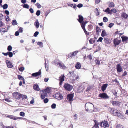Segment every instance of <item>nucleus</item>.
Here are the masks:
<instances>
[{
    "mask_svg": "<svg viewBox=\"0 0 128 128\" xmlns=\"http://www.w3.org/2000/svg\"><path fill=\"white\" fill-rule=\"evenodd\" d=\"M85 107L86 111L91 112L93 110L94 107L93 104L89 103H87L86 104Z\"/></svg>",
    "mask_w": 128,
    "mask_h": 128,
    "instance_id": "nucleus-1",
    "label": "nucleus"
},
{
    "mask_svg": "<svg viewBox=\"0 0 128 128\" xmlns=\"http://www.w3.org/2000/svg\"><path fill=\"white\" fill-rule=\"evenodd\" d=\"M112 113L115 116H117L120 119H123L124 118V116L123 115L120 113V112L117 110L114 109L112 111Z\"/></svg>",
    "mask_w": 128,
    "mask_h": 128,
    "instance_id": "nucleus-2",
    "label": "nucleus"
},
{
    "mask_svg": "<svg viewBox=\"0 0 128 128\" xmlns=\"http://www.w3.org/2000/svg\"><path fill=\"white\" fill-rule=\"evenodd\" d=\"M10 119H12L14 120H24L25 119L24 118L21 117H16L12 115H8L6 117Z\"/></svg>",
    "mask_w": 128,
    "mask_h": 128,
    "instance_id": "nucleus-3",
    "label": "nucleus"
},
{
    "mask_svg": "<svg viewBox=\"0 0 128 128\" xmlns=\"http://www.w3.org/2000/svg\"><path fill=\"white\" fill-rule=\"evenodd\" d=\"M64 88L67 90L70 91L73 88V86L68 84H65L64 86Z\"/></svg>",
    "mask_w": 128,
    "mask_h": 128,
    "instance_id": "nucleus-4",
    "label": "nucleus"
},
{
    "mask_svg": "<svg viewBox=\"0 0 128 128\" xmlns=\"http://www.w3.org/2000/svg\"><path fill=\"white\" fill-rule=\"evenodd\" d=\"M14 97L16 99L19 100L21 97L22 96V95L17 92H16L13 94Z\"/></svg>",
    "mask_w": 128,
    "mask_h": 128,
    "instance_id": "nucleus-5",
    "label": "nucleus"
},
{
    "mask_svg": "<svg viewBox=\"0 0 128 128\" xmlns=\"http://www.w3.org/2000/svg\"><path fill=\"white\" fill-rule=\"evenodd\" d=\"M99 97L105 99H108L109 98V96L105 93L100 94L99 95Z\"/></svg>",
    "mask_w": 128,
    "mask_h": 128,
    "instance_id": "nucleus-6",
    "label": "nucleus"
},
{
    "mask_svg": "<svg viewBox=\"0 0 128 128\" xmlns=\"http://www.w3.org/2000/svg\"><path fill=\"white\" fill-rule=\"evenodd\" d=\"M100 126L104 128H108L109 126L108 122L107 121L102 122L101 123Z\"/></svg>",
    "mask_w": 128,
    "mask_h": 128,
    "instance_id": "nucleus-7",
    "label": "nucleus"
},
{
    "mask_svg": "<svg viewBox=\"0 0 128 128\" xmlns=\"http://www.w3.org/2000/svg\"><path fill=\"white\" fill-rule=\"evenodd\" d=\"M55 98L58 100H61L63 98V96L60 93H58L55 95Z\"/></svg>",
    "mask_w": 128,
    "mask_h": 128,
    "instance_id": "nucleus-8",
    "label": "nucleus"
},
{
    "mask_svg": "<svg viewBox=\"0 0 128 128\" xmlns=\"http://www.w3.org/2000/svg\"><path fill=\"white\" fill-rule=\"evenodd\" d=\"M64 75H62L60 77V86H62V82L64 81Z\"/></svg>",
    "mask_w": 128,
    "mask_h": 128,
    "instance_id": "nucleus-9",
    "label": "nucleus"
},
{
    "mask_svg": "<svg viewBox=\"0 0 128 128\" xmlns=\"http://www.w3.org/2000/svg\"><path fill=\"white\" fill-rule=\"evenodd\" d=\"M41 70H40L38 72L32 74V76H33L34 77H36L41 75Z\"/></svg>",
    "mask_w": 128,
    "mask_h": 128,
    "instance_id": "nucleus-10",
    "label": "nucleus"
},
{
    "mask_svg": "<svg viewBox=\"0 0 128 128\" xmlns=\"http://www.w3.org/2000/svg\"><path fill=\"white\" fill-rule=\"evenodd\" d=\"M121 42V40L118 38L114 39V43L115 46L118 45Z\"/></svg>",
    "mask_w": 128,
    "mask_h": 128,
    "instance_id": "nucleus-11",
    "label": "nucleus"
},
{
    "mask_svg": "<svg viewBox=\"0 0 128 128\" xmlns=\"http://www.w3.org/2000/svg\"><path fill=\"white\" fill-rule=\"evenodd\" d=\"M74 94H73L68 95L67 97L68 100L70 101H72V99L74 96Z\"/></svg>",
    "mask_w": 128,
    "mask_h": 128,
    "instance_id": "nucleus-12",
    "label": "nucleus"
},
{
    "mask_svg": "<svg viewBox=\"0 0 128 128\" xmlns=\"http://www.w3.org/2000/svg\"><path fill=\"white\" fill-rule=\"evenodd\" d=\"M116 69L118 72H120L122 71V68L120 64H118L117 65Z\"/></svg>",
    "mask_w": 128,
    "mask_h": 128,
    "instance_id": "nucleus-13",
    "label": "nucleus"
},
{
    "mask_svg": "<svg viewBox=\"0 0 128 128\" xmlns=\"http://www.w3.org/2000/svg\"><path fill=\"white\" fill-rule=\"evenodd\" d=\"M6 62L7 66L8 68H12L13 67V66L12 65V63L10 61L7 60L6 61Z\"/></svg>",
    "mask_w": 128,
    "mask_h": 128,
    "instance_id": "nucleus-14",
    "label": "nucleus"
},
{
    "mask_svg": "<svg viewBox=\"0 0 128 128\" xmlns=\"http://www.w3.org/2000/svg\"><path fill=\"white\" fill-rule=\"evenodd\" d=\"M120 102H118L116 101H112V103L114 106H119L120 105Z\"/></svg>",
    "mask_w": 128,
    "mask_h": 128,
    "instance_id": "nucleus-15",
    "label": "nucleus"
},
{
    "mask_svg": "<svg viewBox=\"0 0 128 128\" xmlns=\"http://www.w3.org/2000/svg\"><path fill=\"white\" fill-rule=\"evenodd\" d=\"M33 88L35 90L39 91L40 90L37 84H35L34 85Z\"/></svg>",
    "mask_w": 128,
    "mask_h": 128,
    "instance_id": "nucleus-16",
    "label": "nucleus"
},
{
    "mask_svg": "<svg viewBox=\"0 0 128 128\" xmlns=\"http://www.w3.org/2000/svg\"><path fill=\"white\" fill-rule=\"evenodd\" d=\"M108 86V84H103L102 87V90L104 92L106 90V88Z\"/></svg>",
    "mask_w": 128,
    "mask_h": 128,
    "instance_id": "nucleus-17",
    "label": "nucleus"
},
{
    "mask_svg": "<svg viewBox=\"0 0 128 128\" xmlns=\"http://www.w3.org/2000/svg\"><path fill=\"white\" fill-rule=\"evenodd\" d=\"M58 64L59 66V67L60 68H61L64 69L65 67L64 64L61 62H60L58 63Z\"/></svg>",
    "mask_w": 128,
    "mask_h": 128,
    "instance_id": "nucleus-18",
    "label": "nucleus"
},
{
    "mask_svg": "<svg viewBox=\"0 0 128 128\" xmlns=\"http://www.w3.org/2000/svg\"><path fill=\"white\" fill-rule=\"evenodd\" d=\"M34 25L36 26V28H39L40 26V23L38 22V20H36L34 23Z\"/></svg>",
    "mask_w": 128,
    "mask_h": 128,
    "instance_id": "nucleus-19",
    "label": "nucleus"
},
{
    "mask_svg": "<svg viewBox=\"0 0 128 128\" xmlns=\"http://www.w3.org/2000/svg\"><path fill=\"white\" fill-rule=\"evenodd\" d=\"M79 19L78 21L80 23H81L84 21V18L81 15H79L78 16Z\"/></svg>",
    "mask_w": 128,
    "mask_h": 128,
    "instance_id": "nucleus-20",
    "label": "nucleus"
},
{
    "mask_svg": "<svg viewBox=\"0 0 128 128\" xmlns=\"http://www.w3.org/2000/svg\"><path fill=\"white\" fill-rule=\"evenodd\" d=\"M104 41L106 44H110V40L107 38H104Z\"/></svg>",
    "mask_w": 128,
    "mask_h": 128,
    "instance_id": "nucleus-21",
    "label": "nucleus"
},
{
    "mask_svg": "<svg viewBox=\"0 0 128 128\" xmlns=\"http://www.w3.org/2000/svg\"><path fill=\"white\" fill-rule=\"evenodd\" d=\"M81 67V64L80 62L78 63L75 66L76 68L77 69H80Z\"/></svg>",
    "mask_w": 128,
    "mask_h": 128,
    "instance_id": "nucleus-22",
    "label": "nucleus"
},
{
    "mask_svg": "<svg viewBox=\"0 0 128 128\" xmlns=\"http://www.w3.org/2000/svg\"><path fill=\"white\" fill-rule=\"evenodd\" d=\"M44 92L48 94L50 93L51 92V90L49 88L47 87L45 90Z\"/></svg>",
    "mask_w": 128,
    "mask_h": 128,
    "instance_id": "nucleus-23",
    "label": "nucleus"
},
{
    "mask_svg": "<svg viewBox=\"0 0 128 128\" xmlns=\"http://www.w3.org/2000/svg\"><path fill=\"white\" fill-rule=\"evenodd\" d=\"M122 38L123 42H126L128 41V38L126 36H122Z\"/></svg>",
    "mask_w": 128,
    "mask_h": 128,
    "instance_id": "nucleus-24",
    "label": "nucleus"
},
{
    "mask_svg": "<svg viewBox=\"0 0 128 128\" xmlns=\"http://www.w3.org/2000/svg\"><path fill=\"white\" fill-rule=\"evenodd\" d=\"M87 23L86 22H83L81 24V26L83 29H85V26Z\"/></svg>",
    "mask_w": 128,
    "mask_h": 128,
    "instance_id": "nucleus-25",
    "label": "nucleus"
},
{
    "mask_svg": "<svg viewBox=\"0 0 128 128\" xmlns=\"http://www.w3.org/2000/svg\"><path fill=\"white\" fill-rule=\"evenodd\" d=\"M46 60H45V68H46V71H48V64L47 62L46 63Z\"/></svg>",
    "mask_w": 128,
    "mask_h": 128,
    "instance_id": "nucleus-26",
    "label": "nucleus"
},
{
    "mask_svg": "<svg viewBox=\"0 0 128 128\" xmlns=\"http://www.w3.org/2000/svg\"><path fill=\"white\" fill-rule=\"evenodd\" d=\"M122 16L125 19H126L128 17V16L125 13H123L122 15Z\"/></svg>",
    "mask_w": 128,
    "mask_h": 128,
    "instance_id": "nucleus-27",
    "label": "nucleus"
},
{
    "mask_svg": "<svg viewBox=\"0 0 128 128\" xmlns=\"http://www.w3.org/2000/svg\"><path fill=\"white\" fill-rule=\"evenodd\" d=\"M107 35L106 33L105 30H103L101 34V36L102 37H104L105 36H106Z\"/></svg>",
    "mask_w": 128,
    "mask_h": 128,
    "instance_id": "nucleus-28",
    "label": "nucleus"
},
{
    "mask_svg": "<svg viewBox=\"0 0 128 128\" xmlns=\"http://www.w3.org/2000/svg\"><path fill=\"white\" fill-rule=\"evenodd\" d=\"M115 5L114 3L113 2H110L109 5V7L110 8H114V7Z\"/></svg>",
    "mask_w": 128,
    "mask_h": 128,
    "instance_id": "nucleus-29",
    "label": "nucleus"
},
{
    "mask_svg": "<svg viewBox=\"0 0 128 128\" xmlns=\"http://www.w3.org/2000/svg\"><path fill=\"white\" fill-rule=\"evenodd\" d=\"M110 12H110L109 13L110 14H112V13L113 12L114 13H116L117 12V10L116 9L114 8V9H113L112 10H111Z\"/></svg>",
    "mask_w": 128,
    "mask_h": 128,
    "instance_id": "nucleus-30",
    "label": "nucleus"
},
{
    "mask_svg": "<svg viewBox=\"0 0 128 128\" xmlns=\"http://www.w3.org/2000/svg\"><path fill=\"white\" fill-rule=\"evenodd\" d=\"M68 6H70L74 9H75L76 7L77 6L75 4H71L70 5L69 4Z\"/></svg>",
    "mask_w": 128,
    "mask_h": 128,
    "instance_id": "nucleus-31",
    "label": "nucleus"
},
{
    "mask_svg": "<svg viewBox=\"0 0 128 128\" xmlns=\"http://www.w3.org/2000/svg\"><path fill=\"white\" fill-rule=\"evenodd\" d=\"M12 24L13 26H15L17 25L18 23L16 20H12Z\"/></svg>",
    "mask_w": 128,
    "mask_h": 128,
    "instance_id": "nucleus-32",
    "label": "nucleus"
},
{
    "mask_svg": "<svg viewBox=\"0 0 128 128\" xmlns=\"http://www.w3.org/2000/svg\"><path fill=\"white\" fill-rule=\"evenodd\" d=\"M104 11L108 13L109 14H110L109 13L110 12H111V10H110V8H107L106 10L105 11H104Z\"/></svg>",
    "mask_w": 128,
    "mask_h": 128,
    "instance_id": "nucleus-33",
    "label": "nucleus"
},
{
    "mask_svg": "<svg viewBox=\"0 0 128 128\" xmlns=\"http://www.w3.org/2000/svg\"><path fill=\"white\" fill-rule=\"evenodd\" d=\"M8 7V5L7 4H5L4 5L2 6L3 8L4 9H6Z\"/></svg>",
    "mask_w": 128,
    "mask_h": 128,
    "instance_id": "nucleus-34",
    "label": "nucleus"
},
{
    "mask_svg": "<svg viewBox=\"0 0 128 128\" xmlns=\"http://www.w3.org/2000/svg\"><path fill=\"white\" fill-rule=\"evenodd\" d=\"M19 29L18 31L19 32L22 33L23 31V29L21 27H19Z\"/></svg>",
    "mask_w": 128,
    "mask_h": 128,
    "instance_id": "nucleus-35",
    "label": "nucleus"
},
{
    "mask_svg": "<svg viewBox=\"0 0 128 128\" xmlns=\"http://www.w3.org/2000/svg\"><path fill=\"white\" fill-rule=\"evenodd\" d=\"M37 44L39 45L40 47L42 48L43 47V44L42 42H38L37 43Z\"/></svg>",
    "mask_w": 128,
    "mask_h": 128,
    "instance_id": "nucleus-36",
    "label": "nucleus"
},
{
    "mask_svg": "<svg viewBox=\"0 0 128 128\" xmlns=\"http://www.w3.org/2000/svg\"><path fill=\"white\" fill-rule=\"evenodd\" d=\"M20 115L24 117L25 115V114L24 112H21L20 113Z\"/></svg>",
    "mask_w": 128,
    "mask_h": 128,
    "instance_id": "nucleus-37",
    "label": "nucleus"
},
{
    "mask_svg": "<svg viewBox=\"0 0 128 128\" xmlns=\"http://www.w3.org/2000/svg\"><path fill=\"white\" fill-rule=\"evenodd\" d=\"M23 8L27 9H28L29 8V6L27 4H24V5Z\"/></svg>",
    "mask_w": 128,
    "mask_h": 128,
    "instance_id": "nucleus-38",
    "label": "nucleus"
},
{
    "mask_svg": "<svg viewBox=\"0 0 128 128\" xmlns=\"http://www.w3.org/2000/svg\"><path fill=\"white\" fill-rule=\"evenodd\" d=\"M95 61L96 62V65L99 66L100 64V61L97 60H95Z\"/></svg>",
    "mask_w": 128,
    "mask_h": 128,
    "instance_id": "nucleus-39",
    "label": "nucleus"
},
{
    "mask_svg": "<svg viewBox=\"0 0 128 128\" xmlns=\"http://www.w3.org/2000/svg\"><path fill=\"white\" fill-rule=\"evenodd\" d=\"M18 78L20 80H24V78L22 76L20 75H18Z\"/></svg>",
    "mask_w": 128,
    "mask_h": 128,
    "instance_id": "nucleus-40",
    "label": "nucleus"
},
{
    "mask_svg": "<svg viewBox=\"0 0 128 128\" xmlns=\"http://www.w3.org/2000/svg\"><path fill=\"white\" fill-rule=\"evenodd\" d=\"M78 52V51H76L72 53L73 56H75L77 54Z\"/></svg>",
    "mask_w": 128,
    "mask_h": 128,
    "instance_id": "nucleus-41",
    "label": "nucleus"
},
{
    "mask_svg": "<svg viewBox=\"0 0 128 128\" xmlns=\"http://www.w3.org/2000/svg\"><path fill=\"white\" fill-rule=\"evenodd\" d=\"M12 46H8V50L9 51H12Z\"/></svg>",
    "mask_w": 128,
    "mask_h": 128,
    "instance_id": "nucleus-42",
    "label": "nucleus"
},
{
    "mask_svg": "<svg viewBox=\"0 0 128 128\" xmlns=\"http://www.w3.org/2000/svg\"><path fill=\"white\" fill-rule=\"evenodd\" d=\"M8 55L9 57L12 58L13 56V54L12 52H8Z\"/></svg>",
    "mask_w": 128,
    "mask_h": 128,
    "instance_id": "nucleus-43",
    "label": "nucleus"
},
{
    "mask_svg": "<svg viewBox=\"0 0 128 128\" xmlns=\"http://www.w3.org/2000/svg\"><path fill=\"white\" fill-rule=\"evenodd\" d=\"M56 104H54L52 105L51 107L52 109H54L56 108Z\"/></svg>",
    "mask_w": 128,
    "mask_h": 128,
    "instance_id": "nucleus-44",
    "label": "nucleus"
},
{
    "mask_svg": "<svg viewBox=\"0 0 128 128\" xmlns=\"http://www.w3.org/2000/svg\"><path fill=\"white\" fill-rule=\"evenodd\" d=\"M36 6L38 8H40L42 7L38 3H36Z\"/></svg>",
    "mask_w": 128,
    "mask_h": 128,
    "instance_id": "nucleus-45",
    "label": "nucleus"
},
{
    "mask_svg": "<svg viewBox=\"0 0 128 128\" xmlns=\"http://www.w3.org/2000/svg\"><path fill=\"white\" fill-rule=\"evenodd\" d=\"M117 128H124V126L122 125L118 124L116 126Z\"/></svg>",
    "mask_w": 128,
    "mask_h": 128,
    "instance_id": "nucleus-46",
    "label": "nucleus"
},
{
    "mask_svg": "<svg viewBox=\"0 0 128 128\" xmlns=\"http://www.w3.org/2000/svg\"><path fill=\"white\" fill-rule=\"evenodd\" d=\"M87 57L90 60H91L92 59V56L91 54H90L87 56Z\"/></svg>",
    "mask_w": 128,
    "mask_h": 128,
    "instance_id": "nucleus-47",
    "label": "nucleus"
},
{
    "mask_svg": "<svg viewBox=\"0 0 128 128\" xmlns=\"http://www.w3.org/2000/svg\"><path fill=\"white\" fill-rule=\"evenodd\" d=\"M98 124L96 123L94 126L93 127V128H98Z\"/></svg>",
    "mask_w": 128,
    "mask_h": 128,
    "instance_id": "nucleus-48",
    "label": "nucleus"
},
{
    "mask_svg": "<svg viewBox=\"0 0 128 128\" xmlns=\"http://www.w3.org/2000/svg\"><path fill=\"white\" fill-rule=\"evenodd\" d=\"M103 20L104 22H106L108 21V19L106 17H105L103 18Z\"/></svg>",
    "mask_w": 128,
    "mask_h": 128,
    "instance_id": "nucleus-49",
    "label": "nucleus"
},
{
    "mask_svg": "<svg viewBox=\"0 0 128 128\" xmlns=\"http://www.w3.org/2000/svg\"><path fill=\"white\" fill-rule=\"evenodd\" d=\"M40 14V11L39 10H38L36 13V14L38 16H39Z\"/></svg>",
    "mask_w": 128,
    "mask_h": 128,
    "instance_id": "nucleus-50",
    "label": "nucleus"
},
{
    "mask_svg": "<svg viewBox=\"0 0 128 128\" xmlns=\"http://www.w3.org/2000/svg\"><path fill=\"white\" fill-rule=\"evenodd\" d=\"M103 40V38H102L100 37L99 38L98 40H97V42H102Z\"/></svg>",
    "mask_w": 128,
    "mask_h": 128,
    "instance_id": "nucleus-51",
    "label": "nucleus"
},
{
    "mask_svg": "<svg viewBox=\"0 0 128 128\" xmlns=\"http://www.w3.org/2000/svg\"><path fill=\"white\" fill-rule=\"evenodd\" d=\"M48 101V98H46L44 100V102L45 104L47 103Z\"/></svg>",
    "mask_w": 128,
    "mask_h": 128,
    "instance_id": "nucleus-52",
    "label": "nucleus"
},
{
    "mask_svg": "<svg viewBox=\"0 0 128 128\" xmlns=\"http://www.w3.org/2000/svg\"><path fill=\"white\" fill-rule=\"evenodd\" d=\"M39 32H36L34 33V36L36 37L37 36Z\"/></svg>",
    "mask_w": 128,
    "mask_h": 128,
    "instance_id": "nucleus-53",
    "label": "nucleus"
},
{
    "mask_svg": "<svg viewBox=\"0 0 128 128\" xmlns=\"http://www.w3.org/2000/svg\"><path fill=\"white\" fill-rule=\"evenodd\" d=\"M1 30L2 31V32H7V31H6V29L5 28H1Z\"/></svg>",
    "mask_w": 128,
    "mask_h": 128,
    "instance_id": "nucleus-54",
    "label": "nucleus"
},
{
    "mask_svg": "<svg viewBox=\"0 0 128 128\" xmlns=\"http://www.w3.org/2000/svg\"><path fill=\"white\" fill-rule=\"evenodd\" d=\"M24 70V67H22L20 68L19 69V70L21 72H23Z\"/></svg>",
    "mask_w": 128,
    "mask_h": 128,
    "instance_id": "nucleus-55",
    "label": "nucleus"
},
{
    "mask_svg": "<svg viewBox=\"0 0 128 128\" xmlns=\"http://www.w3.org/2000/svg\"><path fill=\"white\" fill-rule=\"evenodd\" d=\"M94 42V41L92 39H90V42L91 44H93Z\"/></svg>",
    "mask_w": 128,
    "mask_h": 128,
    "instance_id": "nucleus-56",
    "label": "nucleus"
},
{
    "mask_svg": "<svg viewBox=\"0 0 128 128\" xmlns=\"http://www.w3.org/2000/svg\"><path fill=\"white\" fill-rule=\"evenodd\" d=\"M83 6V5L82 4H78V5L77 7L79 8H80L82 7Z\"/></svg>",
    "mask_w": 128,
    "mask_h": 128,
    "instance_id": "nucleus-57",
    "label": "nucleus"
},
{
    "mask_svg": "<svg viewBox=\"0 0 128 128\" xmlns=\"http://www.w3.org/2000/svg\"><path fill=\"white\" fill-rule=\"evenodd\" d=\"M46 97V96L44 94H42L41 97L42 99H44Z\"/></svg>",
    "mask_w": 128,
    "mask_h": 128,
    "instance_id": "nucleus-58",
    "label": "nucleus"
},
{
    "mask_svg": "<svg viewBox=\"0 0 128 128\" xmlns=\"http://www.w3.org/2000/svg\"><path fill=\"white\" fill-rule=\"evenodd\" d=\"M29 10L30 13L32 14L34 12V10L32 8H30Z\"/></svg>",
    "mask_w": 128,
    "mask_h": 128,
    "instance_id": "nucleus-59",
    "label": "nucleus"
},
{
    "mask_svg": "<svg viewBox=\"0 0 128 128\" xmlns=\"http://www.w3.org/2000/svg\"><path fill=\"white\" fill-rule=\"evenodd\" d=\"M19 35V32L18 31L16 32L15 34V35L16 36H18Z\"/></svg>",
    "mask_w": 128,
    "mask_h": 128,
    "instance_id": "nucleus-60",
    "label": "nucleus"
},
{
    "mask_svg": "<svg viewBox=\"0 0 128 128\" xmlns=\"http://www.w3.org/2000/svg\"><path fill=\"white\" fill-rule=\"evenodd\" d=\"M114 25V24L113 23H110V24L109 25V27L110 28H112L113 26Z\"/></svg>",
    "mask_w": 128,
    "mask_h": 128,
    "instance_id": "nucleus-61",
    "label": "nucleus"
},
{
    "mask_svg": "<svg viewBox=\"0 0 128 128\" xmlns=\"http://www.w3.org/2000/svg\"><path fill=\"white\" fill-rule=\"evenodd\" d=\"M22 96V98L23 99H26L27 98V97L26 95H24Z\"/></svg>",
    "mask_w": 128,
    "mask_h": 128,
    "instance_id": "nucleus-62",
    "label": "nucleus"
},
{
    "mask_svg": "<svg viewBox=\"0 0 128 128\" xmlns=\"http://www.w3.org/2000/svg\"><path fill=\"white\" fill-rule=\"evenodd\" d=\"M114 109H112V108H110L108 110H109L110 111V112L112 113V111L114 110Z\"/></svg>",
    "mask_w": 128,
    "mask_h": 128,
    "instance_id": "nucleus-63",
    "label": "nucleus"
},
{
    "mask_svg": "<svg viewBox=\"0 0 128 128\" xmlns=\"http://www.w3.org/2000/svg\"><path fill=\"white\" fill-rule=\"evenodd\" d=\"M5 12L6 14L8 15H9L10 14V13L7 10H6L5 11Z\"/></svg>",
    "mask_w": 128,
    "mask_h": 128,
    "instance_id": "nucleus-64",
    "label": "nucleus"
}]
</instances>
